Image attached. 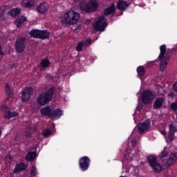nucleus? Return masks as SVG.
Listing matches in <instances>:
<instances>
[{"label": "nucleus", "instance_id": "13", "mask_svg": "<svg viewBox=\"0 0 177 177\" xmlns=\"http://www.w3.org/2000/svg\"><path fill=\"white\" fill-rule=\"evenodd\" d=\"M177 161V152L171 153L169 155V158L165 162L166 167L169 168V167H172L175 162Z\"/></svg>", "mask_w": 177, "mask_h": 177}, {"label": "nucleus", "instance_id": "25", "mask_svg": "<svg viewBox=\"0 0 177 177\" xmlns=\"http://www.w3.org/2000/svg\"><path fill=\"white\" fill-rule=\"evenodd\" d=\"M40 66H41L42 68H48L50 66V61H49V59L45 58L41 62Z\"/></svg>", "mask_w": 177, "mask_h": 177}, {"label": "nucleus", "instance_id": "2", "mask_svg": "<svg viewBox=\"0 0 177 177\" xmlns=\"http://www.w3.org/2000/svg\"><path fill=\"white\" fill-rule=\"evenodd\" d=\"M80 20V13L69 10L61 17V23L65 26H74Z\"/></svg>", "mask_w": 177, "mask_h": 177}, {"label": "nucleus", "instance_id": "23", "mask_svg": "<svg viewBox=\"0 0 177 177\" xmlns=\"http://www.w3.org/2000/svg\"><path fill=\"white\" fill-rule=\"evenodd\" d=\"M160 53L158 57V60H161L164 59V56H165V52H167V46L165 44L161 45L160 46Z\"/></svg>", "mask_w": 177, "mask_h": 177}, {"label": "nucleus", "instance_id": "31", "mask_svg": "<svg viewBox=\"0 0 177 177\" xmlns=\"http://www.w3.org/2000/svg\"><path fill=\"white\" fill-rule=\"evenodd\" d=\"M35 176H37V167L35 166H32L30 169V177H35Z\"/></svg>", "mask_w": 177, "mask_h": 177}, {"label": "nucleus", "instance_id": "14", "mask_svg": "<svg viewBox=\"0 0 177 177\" xmlns=\"http://www.w3.org/2000/svg\"><path fill=\"white\" fill-rule=\"evenodd\" d=\"M175 132H177V127L174 124L169 125L168 139L169 142H172L175 139Z\"/></svg>", "mask_w": 177, "mask_h": 177}, {"label": "nucleus", "instance_id": "22", "mask_svg": "<svg viewBox=\"0 0 177 177\" xmlns=\"http://www.w3.org/2000/svg\"><path fill=\"white\" fill-rule=\"evenodd\" d=\"M117 8L119 10H125L126 9H128V3L124 0H120L117 3Z\"/></svg>", "mask_w": 177, "mask_h": 177}, {"label": "nucleus", "instance_id": "37", "mask_svg": "<svg viewBox=\"0 0 177 177\" xmlns=\"http://www.w3.org/2000/svg\"><path fill=\"white\" fill-rule=\"evenodd\" d=\"M84 42H86V45H91L92 44V39H87L86 41H84Z\"/></svg>", "mask_w": 177, "mask_h": 177}, {"label": "nucleus", "instance_id": "39", "mask_svg": "<svg viewBox=\"0 0 177 177\" xmlns=\"http://www.w3.org/2000/svg\"><path fill=\"white\" fill-rule=\"evenodd\" d=\"M136 140H131V145L133 147H135V146H136Z\"/></svg>", "mask_w": 177, "mask_h": 177}, {"label": "nucleus", "instance_id": "16", "mask_svg": "<svg viewBox=\"0 0 177 177\" xmlns=\"http://www.w3.org/2000/svg\"><path fill=\"white\" fill-rule=\"evenodd\" d=\"M63 115V111L60 109H56L52 111L50 118L52 120H59Z\"/></svg>", "mask_w": 177, "mask_h": 177}, {"label": "nucleus", "instance_id": "40", "mask_svg": "<svg viewBox=\"0 0 177 177\" xmlns=\"http://www.w3.org/2000/svg\"><path fill=\"white\" fill-rule=\"evenodd\" d=\"M160 133L163 135V136H165V135H167V131H165V130H162L160 131Z\"/></svg>", "mask_w": 177, "mask_h": 177}, {"label": "nucleus", "instance_id": "11", "mask_svg": "<svg viewBox=\"0 0 177 177\" xmlns=\"http://www.w3.org/2000/svg\"><path fill=\"white\" fill-rule=\"evenodd\" d=\"M34 93V88L32 87H26L21 93V100L24 103L28 102L31 99V95Z\"/></svg>", "mask_w": 177, "mask_h": 177}, {"label": "nucleus", "instance_id": "9", "mask_svg": "<svg viewBox=\"0 0 177 177\" xmlns=\"http://www.w3.org/2000/svg\"><path fill=\"white\" fill-rule=\"evenodd\" d=\"M27 39L26 37H19L15 41V50L17 53H23L26 49Z\"/></svg>", "mask_w": 177, "mask_h": 177}, {"label": "nucleus", "instance_id": "42", "mask_svg": "<svg viewBox=\"0 0 177 177\" xmlns=\"http://www.w3.org/2000/svg\"><path fill=\"white\" fill-rule=\"evenodd\" d=\"M75 2H80V0H73Z\"/></svg>", "mask_w": 177, "mask_h": 177}, {"label": "nucleus", "instance_id": "15", "mask_svg": "<svg viewBox=\"0 0 177 177\" xmlns=\"http://www.w3.org/2000/svg\"><path fill=\"white\" fill-rule=\"evenodd\" d=\"M36 9L40 15H45V13H46L49 10V4L46 2H43L40 3Z\"/></svg>", "mask_w": 177, "mask_h": 177}, {"label": "nucleus", "instance_id": "21", "mask_svg": "<svg viewBox=\"0 0 177 177\" xmlns=\"http://www.w3.org/2000/svg\"><path fill=\"white\" fill-rule=\"evenodd\" d=\"M37 157V152L36 151H29L26 156V160L28 162H32L35 158Z\"/></svg>", "mask_w": 177, "mask_h": 177}, {"label": "nucleus", "instance_id": "6", "mask_svg": "<svg viewBox=\"0 0 177 177\" xmlns=\"http://www.w3.org/2000/svg\"><path fill=\"white\" fill-rule=\"evenodd\" d=\"M50 32L47 30H38V29H32L29 32V35L32 38H37L39 39H48L50 37Z\"/></svg>", "mask_w": 177, "mask_h": 177}, {"label": "nucleus", "instance_id": "18", "mask_svg": "<svg viewBox=\"0 0 177 177\" xmlns=\"http://www.w3.org/2000/svg\"><path fill=\"white\" fill-rule=\"evenodd\" d=\"M27 21V18L24 16H19L15 21V24L17 27V28H20L21 27V24L26 23Z\"/></svg>", "mask_w": 177, "mask_h": 177}, {"label": "nucleus", "instance_id": "41", "mask_svg": "<svg viewBox=\"0 0 177 177\" xmlns=\"http://www.w3.org/2000/svg\"><path fill=\"white\" fill-rule=\"evenodd\" d=\"M26 136H27L28 138H30V136H31V133L30 132L26 133Z\"/></svg>", "mask_w": 177, "mask_h": 177}, {"label": "nucleus", "instance_id": "30", "mask_svg": "<svg viewBox=\"0 0 177 177\" xmlns=\"http://www.w3.org/2000/svg\"><path fill=\"white\" fill-rule=\"evenodd\" d=\"M42 135L44 136V138H48V136L52 135V131H50L49 129H44L43 131Z\"/></svg>", "mask_w": 177, "mask_h": 177}, {"label": "nucleus", "instance_id": "7", "mask_svg": "<svg viewBox=\"0 0 177 177\" xmlns=\"http://www.w3.org/2000/svg\"><path fill=\"white\" fill-rule=\"evenodd\" d=\"M154 93L149 90H145L142 93V102L144 104H150L154 100Z\"/></svg>", "mask_w": 177, "mask_h": 177}, {"label": "nucleus", "instance_id": "32", "mask_svg": "<svg viewBox=\"0 0 177 177\" xmlns=\"http://www.w3.org/2000/svg\"><path fill=\"white\" fill-rule=\"evenodd\" d=\"M5 89L6 95L10 96V95H12V91L10 90L9 84H6Z\"/></svg>", "mask_w": 177, "mask_h": 177}, {"label": "nucleus", "instance_id": "19", "mask_svg": "<svg viewBox=\"0 0 177 177\" xmlns=\"http://www.w3.org/2000/svg\"><path fill=\"white\" fill-rule=\"evenodd\" d=\"M27 169V165L24 163H20L19 165H17L13 170L14 174H19V172H21V171H26Z\"/></svg>", "mask_w": 177, "mask_h": 177}, {"label": "nucleus", "instance_id": "5", "mask_svg": "<svg viewBox=\"0 0 177 177\" xmlns=\"http://www.w3.org/2000/svg\"><path fill=\"white\" fill-rule=\"evenodd\" d=\"M147 160L149 164V166L152 168L154 172L160 174L162 171V166L161 164L157 162V156L154 155H149Z\"/></svg>", "mask_w": 177, "mask_h": 177}, {"label": "nucleus", "instance_id": "29", "mask_svg": "<svg viewBox=\"0 0 177 177\" xmlns=\"http://www.w3.org/2000/svg\"><path fill=\"white\" fill-rule=\"evenodd\" d=\"M167 64H168V62H167V61H164L161 59L160 64V71H164V70H165V68H167Z\"/></svg>", "mask_w": 177, "mask_h": 177}, {"label": "nucleus", "instance_id": "36", "mask_svg": "<svg viewBox=\"0 0 177 177\" xmlns=\"http://www.w3.org/2000/svg\"><path fill=\"white\" fill-rule=\"evenodd\" d=\"M0 56H5V53L3 52V48L0 45Z\"/></svg>", "mask_w": 177, "mask_h": 177}, {"label": "nucleus", "instance_id": "33", "mask_svg": "<svg viewBox=\"0 0 177 177\" xmlns=\"http://www.w3.org/2000/svg\"><path fill=\"white\" fill-rule=\"evenodd\" d=\"M169 154V153L165 149H163L160 153V158H164L165 157H167V156Z\"/></svg>", "mask_w": 177, "mask_h": 177}, {"label": "nucleus", "instance_id": "26", "mask_svg": "<svg viewBox=\"0 0 177 177\" xmlns=\"http://www.w3.org/2000/svg\"><path fill=\"white\" fill-rule=\"evenodd\" d=\"M137 74L139 75V77H143L145 74H146V71H145V67L142 66H139L137 68Z\"/></svg>", "mask_w": 177, "mask_h": 177}, {"label": "nucleus", "instance_id": "43", "mask_svg": "<svg viewBox=\"0 0 177 177\" xmlns=\"http://www.w3.org/2000/svg\"><path fill=\"white\" fill-rule=\"evenodd\" d=\"M142 107L140 108V110H141Z\"/></svg>", "mask_w": 177, "mask_h": 177}, {"label": "nucleus", "instance_id": "10", "mask_svg": "<svg viewBox=\"0 0 177 177\" xmlns=\"http://www.w3.org/2000/svg\"><path fill=\"white\" fill-rule=\"evenodd\" d=\"M1 111L4 113L3 118H5L6 120H10V118H13L19 115V113L16 111L12 112L11 111H9V106L6 105H2Z\"/></svg>", "mask_w": 177, "mask_h": 177}, {"label": "nucleus", "instance_id": "4", "mask_svg": "<svg viewBox=\"0 0 177 177\" xmlns=\"http://www.w3.org/2000/svg\"><path fill=\"white\" fill-rule=\"evenodd\" d=\"M80 9L84 13H95L99 8V4L95 0H91L87 3L84 1H80Z\"/></svg>", "mask_w": 177, "mask_h": 177}, {"label": "nucleus", "instance_id": "24", "mask_svg": "<svg viewBox=\"0 0 177 177\" xmlns=\"http://www.w3.org/2000/svg\"><path fill=\"white\" fill-rule=\"evenodd\" d=\"M21 12V10H20V8H17L11 10L9 14L11 16V17H16L19 16V15H20Z\"/></svg>", "mask_w": 177, "mask_h": 177}, {"label": "nucleus", "instance_id": "34", "mask_svg": "<svg viewBox=\"0 0 177 177\" xmlns=\"http://www.w3.org/2000/svg\"><path fill=\"white\" fill-rule=\"evenodd\" d=\"M171 109L173 110V111H176L177 110V102H173L170 105Z\"/></svg>", "mask_w": 177, "mask_h": 177}, {"label": "nucleus", "instance_id": "8", "mask_svg": "<svg viewBox=\"0 0 177 177\" xmlns=\"http://www.w3.org/2000/svg\"><path fill=\"white\" fill-rule=\"evenodd\" d=\"M91 165V159L88 156H83L79 159V169L85 172L89 169Z\"/></svg>", "mask_w": 177, "mask_h": 177}, {"label": "nucleus", "instance_id": "27", "mask_svg": "<svg viewBox=\"0 0 177 177\" xmlns=\"http://www.w3.org/2000/svg\"><path fill=\"white\" fill-rule=\"evenodd\" d=\"M86 46V42L85 41H79L76 46V50H77V52H81L82 50V48H84V46Z\"/></svg>", "mask_w": 177, "mask_h": 177}, {"label": "nucleus", "instance_id": "17", "mask_svg": "<svg viewBox=\"0 0 177 177\" xmlns=\"http://www.w3.org/2000/svg\"><path fill=\"white\" fill-rule=\"evenodd\" d=\"M52 111H53L52 109L49 106L43 107L40 110V113H41V115H44V117H48L49 118H50V117L52 115Z\"/></svg>", "mask_w": 177, "mask_h": 177}, {"label": "nucleus", "instance_id": "20", "mask_svg": "<svg viewBox=\"0 0 177 177\" xmlns=\"http://www.w3.org/2000/svg\"><path fill=\"white\" fill-rule=\"evenodd\" d=\"M162 104H164V98L158 97L156 98V100L153 103V109H161V107H162Z\"/></svg>", "mask_w": 177, "mask_h": 177}, {"label": "nucleus", "instance_id": "12", "mask_svg": "<svg viewBox=\"0 0 177 177\" xmlns=\"http://www.w3.org/2000/svg\"><path fill=\"white\" fill-rule=\"evenodd\" d=\"M150 121L149 120H145V122H140L138 125V130L139 133H144L145 131L150 129Z\"/></svg>", "mask_w": 177, "mask_h": 177}, {"label": "nucleus", "instance_id": "3", "mask_svg": "<svg viewBox=\"0 0 177 177\" xmlns=\"http://www.w3.org/2000/svg\"><path fill=\"white\" fill-rule=\"evenodd\" d=\"M55 86L50 87L46 92L41 93L37 98V103L39 106H46L53 99L55 93Z\"/></svg>", "mask_w": 177, "mask_h": 177}, {"label": "nucleus", "instance_id": "38", "mask_svg": "<svg viewBox=\"0 0 177 177\" xmlns=\"http://www.w3.org/2000/svg\"><path fill=\"white\" fill-rule=\"evenodd\" d=\"M173 89L174 91V92L177 93V82H176L174 85H173Z\"/></svg>", "mask_w": 177, "mask_h": 177}, {"label": "nucleus", "instance_id": "28", "mask_svg": "<svg viewBox=\"0 0 177 177\" xmlns=\"http://www.w3.org/2000/svg\"><path fill=\"white\" fill-rule=\"evenodd\" d=\"M35 5V2L32 0L28 1L26 3H24V6L25 8H27L28 9H30V8H32Z\"/></svg>", "mask_w": 177, "mask_h": 177}, {"label": "nucleus", "instance_id": "1", "mask_svg": "<svg viewBox=\"0 0 177 177\" xmlns=\"http://www.w3.org/2000/svg\"><path fill=\"white\" fill-rule=\"evenodd\" d=\"M113 13H115V6L114 4L104 10V15L98 17L97 21L94 24V30L95 31H104V29L107 27V21H104L106 20V17L104 16H110Z\"/></svg>", "mask_w": 177, "mask_h": 177}, {"label": "nucleus", "instance_id": "35", "mask_svg": "<svg viewBox=\"0 0 177 177\" xmlns=\"http://www.w3.org/2000/svg\"><path fill=\"white\" fill-rule=\"evenodd\" d=\"M46 80L47 81H53V76H52L50 74H47L45 77Z\"/></svg>", "mask_w": 177, "mask_h": 177}]
</instances>
